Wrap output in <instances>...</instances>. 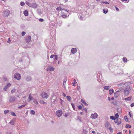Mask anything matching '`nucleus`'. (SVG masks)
Wrapping results in <instances>:
<instances>
[{
	"label": "nucleus",
	"mask_w": 134,
	"mask_h": 134,
	"mask_svg": "<svg viewBox=\"0 0 134 134\" xmlns=\"http://www.w3.org/2000/svg\"><path fill=\"white\" fill-rule=\"evenodd\" d=\"M38 20L40 22H43L44 21V19L42 18H40L38 19Z\"/></svg>",
	"instance_id": "nucleus-46"
},
{
	"label": "nucleus",
	"mask_w": 134,
	"mask_h": 134,
	"mask_svg": "<svg viewBox=\"0 0 134 134\" xmlns=\"http://www.w3.org/2000/svg\"><path fill=\"white\" fill-rule=\"evenodd\" d=\"M31 36H30L28 35L27 36L26 38V42L27 43H29V42L31 40Z\"/></svg>",
	"instance_id": "nucleus-9"
},
{
	"label": "nucleus",
	"mask_w": 134,
	"mask_h": 134,
	"mask_svg": "<svg viewBox=\"0 0 134 134\" xmlns=\"http://www.w3.org/2000/svg\"><path fill=\"white\" fill-rule=\"evenodd\" d=\"M77 49L76 48H72L71 49V52L72 54H75L76 52Z\"/></svg>",
	"instance_id": "nucleus-13"
},
{
	"label": "nucleus",
	"mask_w": 134,
	"mask_h": 134,
	"mask_svg": "<svg viewBox=\"0 0 134 134\" xmlns=\"http://www.w3.org/2000/svg\"><path fill=\"white\" fill-rule=\"evenodd\" d=\"M132 98V97H129L127 98H125V99L126 100L129 101Z\"/></svg>",
	"instance_id": "nucleus-25"
},
{
	"label": "nucleus",
	"mask_w": 134,
	"mask_h": 134,
	"mask_svg": "<svg viewBox=\"0 0 134 134\" xmlns=\"http://www.w3.org/2000/svg\"><path fill=\"white\" fill-rule=\"evenodd\" d=\"M41 95L42 97L43 98H47L48 97L47 94L44 92L42 93Z\"/></svg>",
	"instance_id": "nucleus-6"
},
{
	"label": "nucleus",
	"mask_w": 134,
	"mask_h": 134,
	"mask_svg": "<svg viewBox=\"0 0 134 134\" xmlns=\"http://www.w3.org/2000/svg\"><path fill=\"white\" fill-rule=\"evenodd\" d=\"M130 92V88L126 87L124 90V93L125 95H128Z\"/></svg>",
	"instance_id": "nucleus-3"
},
{
	"label": "nucleus",
	"mask_w": 134,
	"mask_h": 134,
	"mask_svg": "<svg viewBox=\"0 0 134 134\" xmlns=\"http://www.w3.org/2000/svg\"><path fill=\"white\" fill-rule=\"evenodd\" d=\"M34 102L36 104H38V102L36 99H34Z\"/></svg>",
	"instance_id": "nucleus-43"
},
{
	"label": "nucleus",
	"mask_w": 134,
	"mask_h": 134,
	"mask_svg": "<svg viewBox=\"0 0 134 134\" xmlns=\"http://www.w3.org/2000/svg\"><path fill=\"white\" fill-rule=\"evenodd\" d=\"M9 110H5L4 111V113L5 114H6L8 113L9 112Z\"/></svg>",
	"instance_id": "nucleus-33"
},
{
	"label": "nucleus",
	"mask_w": 134,
	"mask_h": 134,
	"mask_svg": "<svg viewBox=\"0 0 134 134\" xmlns=\"http://www.w3.org/2000/svg\"><path fill=\"white\" fill-rule=\"evenodd\" d=\"M124 119L126 122H129L130 121V119L129 118H128L126 116H125L124 117Z\"/></svg>",
	"instance_id": "nucleus-15"
},
{
	"label": "nucleus",
	"mask_w": 134,
	"mask_h": 134,
	"mask_svg": "<svg viewBox=\"0 0 134 134\" xmlns=\"http://www.w3.org/2000/svg\"><path fill=\"white\" fill-rule=\"evenodd\" d=\"M83 18L82 16H80V19L81 20H82L83 19Z\"/></svg>",
	"instance_id": "nucleus-62"
},
{
	"label": "nucleus",
	"mask_w": 134,
	"mask_h": 134,
	"mask_svg": "<svg viewBox=\"0 0 134 134\" xmlns=\"http://www.w3.org/2000/svg\"><path fill=\"white\" fill-rule=\"evenodd\" d=\"M63 9H64V8L61 7H58L56 8V10L58 11H59V10H61Z\"/></svg>",
	"instance_id": "nucleus-28"
},
{
	"label": "nucleus",
	"mask_w": 134,
	"mask_h": 134,
	"mask_svg": "<svg viewBox=\"0 0 134 134\" xmlns=\"http://www.w3.org/2000/svg\"><path fill=\"white\" fill-rule=\"evenodd\" d=\"M110 118L111 119L114 120H115L116 119L113 116H110Z\"/></svg>",
	"instance_id": "nucleus-31"
},
{
	"label": "nucleus",
	"mask_w": 134,
	"mask_h": 134,
	"mask_svg": "<svg viewBox=\"0 0 134 134\" xmlns=\"http://www.w3.org/2000/svg\"><path fill=\"white\" fill-rule=\"evenodd\" d=\"M78 108L80 109H82V107L81 105H79L78 106Z\"/></svg>",
	"instance_id": "nucleus-51"
},
{
	"label": "nucleus",
	"mask_w": 134,
	"mask_h": 134,
	"mask_svg": "<svg viewBox=\"0 0 134 134\" xmlns=\"http://www.w3.org/2000/svg\"><path fill=\"white\" fill-rule=\"evenodd\" d=\"M54 70V68H48L47 69V71H53Z\"/></svg>",
	"instance_id": "nucleus-14"
},
{
	"label": "nucleus",
	"mask_w": 134,
	"mask_h": 134,
	"mask_svg": "<svg viewBox=\"0 0 134 134\" xmlns=\"http://www.w3.org/2000/svg\"><path fill=\"white\" fill-rule=\"evenodd\" d=\"M55 56V55H53V54L52 55L50 56V57L51 58H52L54 57Z\"/></svg>",
	"instance_id": "nucleus-52"
},
{
	"label": "nucleus",
	"mask_w": 134,
	"mask_h": 134,
	"mask_svg": "<svg viewBox=\"0 0 134 134\" xmlns=\"http://www.w3.org/2000/svg\"><path fill=\"white\" fill-rule=\"evenodd\" d=\"M109 129L110 130V131H112L113 130V129L111 128V127H110L109 128Z\"/></svg>",
	"instance_id": "nucleus-60"
},
{
	"label": "nucleus",
	"mask_w": 134,
	"mask_h": 134,
	"mask_svg": "<svg viewBox=\"0 0 134 134\" xmlns=\"http://www.w3.org/2000/svg\"><path fill=\"white\" fill-rule=\"evenodd\" d=\"M98 115L97 113H95L94 114H92L90 117L92 119H95L97 118Z\"/></svg>",
	"instance_id": "nucleus-7"
},
{
	"label": "nucleus",
	"mask_w": 134,
	"mask_h": 134,
	"mask_svg": "<svg viewBox=\"0 0 134 134\" xmlns=\"http://www.w3.org/2000/svg\"><path fill=\"white\" fill-rule=\"evenodd\" d=\"M71 105L72 106V107L73 109L74 110H75V106L74 104L73 103H72L71 104Z\"/></svg>",
	"instance_id": "nucleus-45"
},
{
	"label": "nucleus",
	"mask_w": 134,
	"mask_h": 134,
	"mask_svg": "<svg viewBox=\"0 0 134 134\" xmlns=\"http://www.w3.org/2000/svg\"><path fill=\"white\" fill-rule=\"evenodd\" d=\"M30 114H31L34 115L35 114V112L34 110H32L30 111Z\"/></svg>",
	"instance_id": "nucleus-37"
},
{
	"label": "nucleus",
	"mask_w": 134,
	"mask_h": 134,
	"mask_svg": "<svg viewBox=\"0 0 134 134\" xmlns=\"http://www.w3.org/2000/svg\"><path fill=\"white\" fill-rule=\"evenodd\" d=\"M16 98L14 96H12L10 97L9 99V102H13L15 100Z\"/></svg>",
	"instance_id": "nucleus-10"
},
{
	"label": "nucleus",
	"mask_w": 134,
	"mask_h": 134,
	"mask_svg": "<svg viewBox=\"0 0 134 134\" xmlns=\"http://www.w3.org/2000/svg\"><path fill=\"white\" fill-rule=\"evenodd\" d=\"M123 2L125 1V3H127L129 2V0H121Z\"/></svg>",
	"instance_id": "nucleus-49"
},
{
	"label": "nucleus",
	"mask_w": 134,
	"mask_h": 134,
	"mask_svg": "<svg viewBox=\"0 0 134 134\" xmlns=\"http://www.w3.org/2000/svg\"><path fill=\"white\" fill-rule=\"evenodd\" d=\"M80 89V87L79 86H78L77 87V90L79 91Z\"/></svg>",
	"instance_id": "nucleus-54"
},
{
	"label": "nucleus",
	"mask_w": 134,
	"mask_h": 134,
	"mask_svg": "<svg viewBox=\"0 0 134 134\" xmlns=\"http://www.w3.org/2000/svg\"><path fill=\"white\" fill-rule=\"evenodd\" d=\"M16 90L15 89H13L11 91V92L12 93H14L15 91Z\"/></svg>",
	"instance_id": "nucleus-47"
},
{
	"label": "nucleus",
	"mask_w": 134,
	"mask_h": 134,
	"mask_svg": "<svg viewBox=\"0 0 134 134\" xmlns=\"http://www.w3.org/2000/svg\"><path fill=\"white\" fill-rule=\"evenodd\" d=\"M31 5L30 6V7H32L34 8H36L37 7V4L35 3H31Z\"/></svg>",
	"instance_id": "nucleus-8"
},
{
	"label": "nucleus",
	"mask_w": 134,
	"mask_h": 134,
	"mask_svg": "<svg viewBox=\"0 0 134 134\" xmlns=\"http://www.w3.org/2000/svg\"><path fill=\"white\" fill-rule=\"evenodd\" d=\"M78 120H79L80 122H82V120H81V119L80 117H78L77 118Z\"/></svg>",
	"instance_id": "nucleus-50"
},
{
	"label": "nucleus",
	"mask_w": 134,
	"mask_h": 134,
	"mask_svg": "<svg viewBox=\"0 0 134 134\" xmlns=\"http://www.w3.org/2000/svg\"><path fill=\"white\" fill-rule=\"evenodd\" d=\"M115 8L116 11H119V9L118 7H115Z\"/></svg>",
	"instance_id": "nucleus-58"
},
{
	"label": "nucleus",
	"mask_w": 134,
	"mask_h": 134,
	"mask_svg": "<svg viewBox=\"0 0 134 134\" xmlns=\"http://www.w3.org/2000/svg\"><path fill=\"white\" fill-rule=\"evenodd\" d=\"M115 118H116V119H118L119 115V114L118 113H116L115 114Z\"/></svg>",
	"instance_id": "nucleus-39"
},
{
	"label": "nucleus",
	"mask_w": 134,
	"mask_h": 134,
	"mask_svg": "<svg viewBox=\"0 0 134 134\" xmlns=\"http://www.w3.org/2000/svg\"><path fill=\"white\" fill-rule=\"evenodd\" d=\"M40 103L43 104H47L46 103L44 102L43 100H41L40 101Z\"/></svg>",
	"instance_id": "nucleus-38"
},
{
	"label": "nucleus",
	"mask_w": 134,
	"mask_h": 134,
	"mask_svg": "<svg viewBox=\"0 0 134 134\" xmlns=\"http://www.w3.org/2000/svg\"><path fill=\"white\" fill-rule=\"evenodd\" d=\"M55 57L54 59H55V60H57L58 59V55H55L54 56Z\"/></svg>",
	"instance_id": "nucleus-44"
},
{
	"label": "nucleus",
	"mask_w": 134,
	"mask_h": 134,
	"mask_svg": "<svg viewBox=\"0 0 134 134\" xmlns=\"http://www.w3.org/2000/svg\"><path fill=\"white\" fill-rule=\"evenodd\" d=\"M11 85L10 83H8L7 84L6 86L4 87V89H3L5 91H6L7 89L8 88V87H9L10 86H11Z\"/></svg>",
	"instance_id": "nucleus-12"
},
{
	"label": "nucleus",
	"mask_w": 134,
	"mask_h": 134,
	"mask_svg": "<svg viewBox=\"0 0 134 134\" xmlns=\"http://www.w3.org/2000/svg\"><path fill=\"white\" fill-rule=\"evenodd\" d=\"M74 83H77V82H76V80L75 79H74Z\"/></svg>",
	"instance_id": "nucleus-63"
},
{
	"label": "nucleus",
	"mask_w": 134,
	"mask_h": 134,
	"mask_svg": "<svg viewBox=\"0 0 134 134\" xmlns=\"http://www.w3.org/2000/svg\"><path fill=\"white\" fill-rule=\"evenodd\" d=\"M104 89L106 90H108L109 89V86H104L103 87Z\"/></svg>",
	"instance_id": "nucleus-32"
},
{
	"label": "nucleus",
	"mask_w": 134,
	"mask_h": 134,
	"mask_svg": "<svg viewBox=\"0 0 134 134\" xmlns=\"http://www.w3.org/2000/svg\"><path fill=\"white\" fill-rule=\"evenodd\" d=\"M119 91H116L115 92L114 94V97L115 98H117L119 95Z\"/></svg>",
	"instance_id": "nucleus-11"
},
{
	"label": "nucleus",
	"mask_w": 134,
	"mask_h": 134,
	"mask_svg": "<svg viewBox=\"0 0 134 134\" xmlns=\"http://www.w3.org/2000/svg\"><path fill=\"white\" fill-rule=\"evenodd\" d=\"M11 42V40L9 38H8V41H7V42L9 43H10Z\"/></svg>",
	"instance_id": "nucleus-55"
},
{
	"label": "nucleus",
	"mask_w": 134,
	"mask_h": 134,
	"mask_svg": "<svg viewBox=\"0 0 134 134\" xmlns=\"http://www.w3.org/2000/svg\"><path fill=\"white\" fill-rule=\"evenodd\" d=\"M37 13L39 15H41L42 13V12L40 9H38L37 10Z\"/></svg>",
	"instance_id": "nucleus-17"
},
{
	"label": "nucleus",
	"mask_w": 134,
	"mask_h": 134,
	"mask_svg": "<svg viewBox=\"0 0 134 134\" xmlns=\"http://www.w3.org/2000/svg\"><path fill=\"white\" fill-rule=\"evenodd\" d=\"M125 127L126 128H127L129 127L130 128H131V125H129V124H127L125 126Z\"/></svg>",
	"instance_id": "nucleus-35"
},
{
	"label": "nucleus",
	"mask_w": 134,
	"mask_h": 134,
	"mask_svg": "<svg viewBox=\"0 0 134 134\" xmlns=\"http://www.w3.org/2000/svg\"><path fill=\"white\" fill-rule=\"evenodd\" d=\"M25 105H19L18 108L19 109H21L22 108L25 107Z\"/></svg>",
	"instance_id": "nucleus-29"
},
{
	"label": "nucleus",
	"mask_w": 134,
	"mask_h": 134,
	"mask_svg": "<svg viewBox=\"0 0 134 134\" xmlns=\"http://www.w3.org/2000/svg\"><path fill=\"white\" fill-rule=\"evenodd\" d=\"M31 76H27L26 77V80L27 81H31Z\"/></svg>",
	"instance_id": "nucleus-18"
},
{
	"label": "nucleus",
	"mask_w": 134,
	"mask_h": 134,
	"mask_svg": "<svg viewBox=\"0 0 134 134\" xmlns=\"http://www.w3.org/2000/svg\"><path fill=\"white\" fill-rule=\"evenodd\" d=\"M110 126V124L108 122H106L105 124V127L108 128Z\"/></svg>",
	"instance_id": "nucleus-21"
},
{
	"label": "nucleus",
	"mask_w": 134,
	"mask_h": 134,
	"mask_svg": "<svg viewBox=\"0 0 134 134\" xmlns=\"http://www.w3.org/2000/svg\"><path fill=\"white\" fill-rule=\"evenodd\" d=\"M108 11V10L107 9H103V12L105 14L107 13Z\"/></svg>",
	"instance_id": "nucleus-27"
},
{
	"label": "nucleus",
	"mask_w": 134,
	"mask_h": 134,
	"mask_svg": "<svg viewBox=\"0 0 134 134\" xmlns=\"http://www.w3.org/2000/svg\"><path fill=\"white\" fill-rule=\"evenodd\" d=\"M122 60L124 62V63L126 62L127 61V58L125 57L123 58H122Z\"/></svg>",
	"instance_id": "nucleus-26"
},
{
	"label": "nucleus",
	"mask_w": 134,
	"mask_h": 134,
	"mask_svg": "<svg viewBox=\"0 0 134 134\" xmlns=\"http://www.w3.org/2000/svg\"><path fill=\"white\" fill-rule=\"evenodd\" d=\"M66 98L70 102L71 100V98L69 96H66Z\"/></svg>",
	"instance_id": "nucleus-24"
},
{
	"label": "nucleus",
	"mask_w": 134,
	"mask_h": 134,
	"mask_svg": "<svg viewBox=\"0 0 134 134\" xmlns=\"http://www.w3.org/2000/svg\"><path fill=\"white\" fill-rule=\"evenodd\" d=\"M129 114L130 117L131 118L132 117V115H131V114L130 112H129Z\"/></svg>",
	"instance_id": "nucleus-64"
},
{
	"label": "nucleus",
	"mask_w": 134,
	"mask_h": 134,
	"mask_svg": "<svg viewBox=\"0 0 134 134\" xmlns=\"http://www.w3.org/2000/svg\"><path fill=\"white\" fill-rule=\"evenodd\" d=\"M10 113L13 116H16V115L15 113L13 111H11Z\"/></svg>",
	"instance_id": "nucleus-34"
},
{
	"label": "nucleus",
	"mask_w": 134,
	"mask_h": 134,
	"mask_svg": "<svg viewBox=\"0 0 134 134\" xmlns=\"http://www.w3.org/2000/svg\"><path fill=\"white\" fill-rule=\"evenodd\" d=\"M61 17H62L63 18H64L65 17H66V15H62L61 16Z\"/></svg>",
	"instance_id": "nucleus-48"
},
{
	"label": "nucleus",
	"mask_w": 134,
	"mask_h": 134,
	"mask_svg": "<svg viewBox=\"0 0 134 134\" xmlns=\"http://www.w3.org/2000/svg\"><path fill=\"white\" fill-rule=\"evenodd\" d=\"M75 83L73 82L71 84L72 86H76V85H75Z\"/></svg>",
	"instance_id": "nucleus-57"
},
{
	"label": "nucleus",
	"mask_w": 134,
	"mask_h": 134,
	"mask_svg": "<svg viewBox=\"0 0 134 134\" xmlns=\"http://www.w3.org/2000/svg\"><path fill=\"white\" fill-rule=\"evenodd\" d=\"M23 13L25 16H27L28 15V11L27 10H25L23 12Z\"/></svg>",
	"instance_id": "nucleus-16"
},
{
	"label": "nucleus",
	"mask_w": 134,
	"mask_h": 134,
	"mask_svg": "<svg viewBox=\"0 0 134 134\" xmlns=\"http://www.w3.org/2000/svg\"><path fill=\"white\" fill-rule=\"evenodd\" d=\"M101 3H102L101 5L102 6H104V5H103V3H105L106 4H109V3L107 2H104V1H102L101 2Z\"/></svg>",
	"instance_id": "nucleus-22"
},
{
	"label": "nucleus",
	"mask_w": 134,
	"mask_h": 134,
	"mask_svg": "<svg viewBox=\"0 0 134 134\" xmlns=\"http://www.w3.org/2000/svg\"><path fill=\"white\" fill-rule=\"evenodd\" d=\"M9 123L11 124L12 125H14V121L13 120H12L11 121H10Z\"/></svg>",
	"instance_id": "nucleus-41"
},
{
	"label": "nucleus",
	"mask_w": 134,
	"mask_h": 134,
	"mask_svg": "<svg viewBox=\"0 0 134 134\" xmlns=\"http://www.w3.org/2000/svg\"><path fill=\"white\" fill-rule=\"evenodd\" d=\"M114 122L115 124L117 123L118 125H119L121 123V120L120 118L117 119L115 120Z\"/></svg>",
	"instance_id": "nucleus-4"
},
{
	"label": "nucleus",
	"mask_w": 134,
	"mask_h": 134,
	"mask_svg": "<svg viewBox=\"0 0 134 134\" xmlns=\"http://www.w3.org/2000/svg\"><path fill=\"white\" fill-rule=\"evenodd\" d=\"M26 4H27V5H28L30 7V6L31 5V3H30L29 2H28L27 1H26L25 2Z\"/></svg>",
	"instance_id": "nucleus-36"
},
{
	"label": "nucleus",
	"mask_w": 134,
	"mask_h": 134,
	"mask_svg": "<svg viewBox=\"0 0 134 134\" xmlns=\"http://www.w3.org/2000/svg\"><path fill=\"white\" fill-rule=\"evenodd\" d=\"M26 34V32L25 31H23L21 32V35L22 36H24Z\"/></svg>",
	"instance_id": "nucleus-40"
},
{
	"label": "nucleus",
	"mask_w": 134,
	"mask_h": 134,
	"mask_svg": "<svg viewBox=\"0 0 134 134\" xmlns=\"http://www.w3.org/2000/svg\"><path fill=\"white\" fill-rule=\"evenodd\" d=\"M131 107H133L134 106V103H133L130 104Z\"/></svg>",
	"instance_id": "nucleus-53"
},
{
	"label": "nucleus",
	"mask_w": 134,
	"mask_h": 134,
	"mask_svg": "<svg viewBox=\"0 0 134 134\" xmlns=\"http://www.w3.org/2000/svg\"><path fill=\"white\" fill-rule=\"evenodd\" d=\"M19 62H21L22 61V59L21 58H20V59H19Z\"/></svg>",
	"instance_id": "nucleus-59"
},
{
	"label": "nucleus",
	"mask_w": 134,
	"mask_h": 134,
	"mask_svg": "<svg viewBox=\"0 0 134 134\" xmlns=\"http://www.w3.org/2000/svg\"><path fill=\"white\" fill-rule=\"evenodd\" d=\"M16 70H15L13 71V74H14V78L17 79V80H19L20 79L21 76L20 74L19 73H16Z\"/></svg>",
	"instance_id": "nucleus-1"
},
{
	"label": "nucleus",
	"mask_w": 134,
	"mask_h": 134,
	"mask_svg": "<svg viewBox=\"0 0 134 134\" xmlns=\"http://www.w3.org/2000/svg\"><path fill=\"white\" fill-rule=\"evenodd\" d=\"M66 77H65V78L64 79L63 81V84L64 86H65V83L66 81Z\"/></svg>",
	"instance_id": "nucleus-30"
},
{
	"label": "nucleus",
	"mask_w": 134,
	"mask_h": 134,
	"mask_svg": "<svg viewBox=\"0 0 134 134\" xmlns=\"http://www.w3.org/2000/svg\"><path fill=\"white\" fill-rule=\"evenodd\" d=\"M81 102L84 105H85L86 106H87L88 105V104H87L85 100L83 99H82L81 100Z\"/></svg>",
	"instance_id": "nucleus-19"
},
{
	"label": "nucleus",
	"mask_w": 134,
	"mask_h": 134,
	"mask_svg": "<svg viewBox=\"0 0 134 134\" xmlns=\"http://www.w3.org/2000/svg\"><path fill=\"white\" fill-rule=\"evenodd\" d=\"M6 134H12V132H7Z\"/></svg>",
	"instance_id": "nucleus-56"
},
{
	"label": "nucleus",
	"mask_w": 134,
	"mask_h": 134,
	"mask_svg": "<svg viewBox=\"0 0 134 134\" xmlns=\"http://www.w3.org/2000/svg\"><path fill=\"white\" fill-rule=\"evenodd\" d=\"M28 98L29 99V101L33 99V97L31 96V94H30Z\"/></svg>",
	"instance_id": "nucleus-23"
},
{
	"label": "nucleus",
	"mask_w": 134,
	"mask_h": 134,
	"mask_svg": "<svg viewBox=\"0 0 134 134\" xmlns=\"http://www.w3.org/2000/svg\"><path fill=\"white\" fill-rule=\"evenodd\" d=\"M10 13V11L7 9H6L3 13V15L4 16L7 17L9 15Z\"/></svg>",
	"instance_id": "nucleus-2"
},
{
	"label": "nucleus",
	"mask_w": 134,
	"mask_h": 134,
	"mask_svg": "<svg viewBox=\"0 0 134 134\" xmlns=\"http://www.w3.org/2000/svg\"><path fill=\"white\" fill-rule=\"evenodd\" d=\"M56 114L57 116L60 117L62 114V111L60 110H58L56 111Z\"/></svg>",
	"instance_id": "nucleus-5"
},
{
	"label": "nucleus",
	"mask_w": 134,
	"mask_h": 134,
	"mask_svg": "<svg viewBox=\"0 0 134 134\" xmlns=\"http://www.w3.org/2000/svg\"><path fill=\"white\" fill-rule=\"evenodd\" d=\"M20 4L21 5L23 6L25 4V3L24 2H21L20 3Z\"/></svg>",
	"instance_id": "nucleus-42"
},
{
	"label": "nucleus",
	"mask_w": 134,
	"mask_h": 134,
	"mask_svg": "<svg viewBox=\"0 0 134 134\" xmlns=\"http://www.w3.org/2000/svg\"><path fill=\"white\" fill-rule=\"evenodd\" d=\"M109 94L110 95H111L112 93H114V91L113 89H111L109 90Z\"/></svg>",
	"instance_id": "nucleus-20"
},
{
	"label": "nucleus",
	"mask_w": 134,
	"mask_h": 134,
	"mask_svg": "<svg viewBox=\"0 0 134 134\" xmlns=\"http://www.w3.org/2000/svg\"><path fill=\"white\" fill-rule=\"evenodd\" d=\"M83 110H85L86 111H87V108H83Z\"/></svg>",
	"instance_id": "nucleus-61"
}]
</instances>
